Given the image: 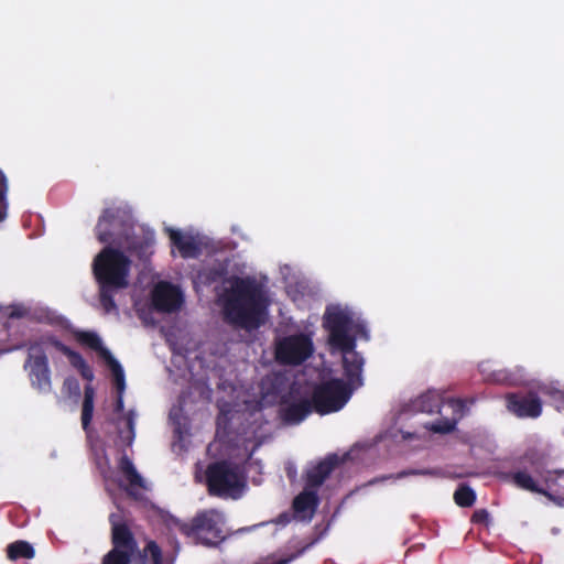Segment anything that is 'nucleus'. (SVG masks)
<instances>
[{"instance_id":"obj_19","label":"nucleus","mask_w":564,"mask_h":564,"mask_svg":"<svg viewBox=\"0 0 564 564\" xmlns=\"http://www.w3.org/2000/svg\"><path fill=\"white\" fill-rule=\"evenodd\" d=\"M312 412H314V404L312 399H300L288 404L281 409V417L289 424H299L304 421Z\"/></svg>"},{"instance_id":"obj_12","label":"nucleus","mask_w":564,"mask_h":564,"mask_svg":"<svg viewBox=\"0 0 564 564\" xmlns=\"http://www.w3.org/2000/svg\"><path fill=\"white\" fill-rule=\"evenodd\" d=\"M313 351L312 339L304 334H296L279 341L275 356L281 364L297 366L307 360Z\"/></svg>"},{"instance_id":"obj_2","label":"nucleus","mask_w":564,"mask_h":564,"mask_svg":"<svg viewBox=\"0 0 564 564\" xmlns=\"http://www.w3.org/2000/svg\"><path fill=\"white\" fill-rule=\"evenodd\" d=\"M323 326L328 332V344L343 355V369L346 378L345 383L356 390L364 384L362 368L365 360L355 350L356 338L350 335L352 318L348 312L338 305L326 307Z\"/></svg>"},{"instance_id":"obj_23","label":"nucleus","mask_w":564,"mask_h":564,"mask_svg":"<svg viewBox=\"0 0 564 564\" xmlns=\"http://www.w3.org/2000/svg\"><path fill=\"white\" fill-rule=\"evenodd\" d=\"M50 343L53 347H55L58 351H61L63 355H65L68 358L69 364L75 369L80 368L84 365V362H86V360L79 352L73 350L72 348H69L68 346L63 344L61 340H58L56 338H50Z\"/></svg>"},{"instance_id":"obj_9","label":"nucleus","mask_w":564,"mask_h":564,"mask_svg":"<svg viewBox=\"0 0 564 564\" xmlns=\"http://www.w3.org/2000/svg\"><path fill=\"white\" fill-rule=\"evenodd\" d=\"M351 394L352 389L343 379L332 378L322 381L312 391L314 412L319 415L337 412L346 405Z\"/></svg>"},{"instance_id":"obj_29","label":"nucleus","mask_w":564,"mask_h":564,"mask_svg":"<svg viewBox=\"0 0 564 564\" xmlns=\"http://www.w3.org/2000/svg\"><path fill=\"white\" fill-rule=\"evenodd\" d=\"M471 522L475 524H489V512L486 509H477L471 516Z\"/></svg>"},{"instance_id":"obj_14","label":"nucleus","mask_w":564,"mask_h":564,"mask_svg":"<svg viewBox=\"0 0 564 564\" xmlns=\"http://www.w3.org/2000/svg\"><path fill=\"white\" fill-rule=\"evenodd\" d=\"M151 301L158 312L173 313L181 308L184 299L178 286L162 281L152 290Z\"/></svg>"},{"instance_id":"obj_31","label":"nucleus","mask_w":564,"mask_h":564,"mask_svg":"<svg viewBox=\"0 0 564 564\" xmlns=\"http://www.w3.org/2000/svg\"><path fill=\"white\" fill-rule=\"evenodd\" d=\"M64 389L68 390L69 393H74L76 395L79 394L80 388L77 379L75 378H66L64 380Z\"/></svg>"},{"instance_id":"obj_25","label":"nucleus","mask_w":564,"mask_h":564,"mask_svg":"<svg viewBox=\"0 0 564 564\" xmlns=\"http://www.w3.org/2000/svg\"><path fill=\"white\" fill-rule=\"evenodd\" d=\"M454 501L463 508L471 507L476 501V494L469 486L460 485L454 492Z\"/></svg>"},{"instance_id":"obj_33","label":"nucleus","mask_w":564,"mask_h":564,"mask_svg":"<svg viewBox=\"0 0 564 564\" xmlns=\"http://www.w3.org/2000/svg\"><path fill=\"white\" fill-rule=\"evenodd\" d=\"M77 371L85 380L89 382H91L95 378L93 368L87 364V361L84 362V365L80 368H78Z\"/></svg>"},{"instance_id":"obj_10","label":"nucleus","mask_w":564,"mask_h":564,"mask_svg":"<svg viewBox=\"0 0 564 564\" xmlns=\"http://www.w3.org/2000/svg\"><path fill=\"white\" fill-rule=\"evenodd\" d=\"M130 226L122 219L119 208H106L99 216L95 228L96 237L101 243L120 248L129 238Z\"/></svg>"},{"instance_id":"obj_32","label":"nucleus","mask_w":564,"mask_h":564,"mask_svg":"<svg viewBox=\"0 0 564 564\" xmlns=\"http://www.w3.org/2000/svg\"><path fill=\"white\" fill-rule=\"evenodd\" d=\"M77 371L85 380L89 382H91L95 378L93 368L87 364V361L84 362V365L80 368H78Z\"/></svg>"},{"instance_id":"obj_18","label":"nucleus","mask_w":564,"mask_h":564,"mask_svg":"<svg viewBox=\"0 0 564 564\" xmlns=\"http://www.w3.org/2000/svg\"><path fill=\"white\" fill-rule=\"evenodd\" d=\"M118 468L128 481V486L124 488L127 495L134 500L141 499L139 489H145V480L138 473L132 460L127 455H122Z\"/></svg>"},{"instance_id":"obj_20","label":"nucleus","mask_w":564,"mask_h":564,"mask_svg":"<svg viewBox=\"0 0 564 564\" xmlns=\"http://www.w3.org/2000/svg\"><path fill=\"white\" fill-rule=\"evenodd\" d=\"M171 243L177 248L184 259L196 258L199 254V246L193 236H187L180 230L167 229Z\"/></svg>"},{"instance_id":"obj_36","label":"nucleus","mask_w":564,"mask_h":564,"mask_svg":"<svg viewBox=\"0 0 564 564\" xmlns=\"http://www.w3.org/2000/svg\"><path fill=\"white\" fill-rule=\"evenodd\" d=\"M10 316H11V317H21V316H22V313H21V312H19V311H15V312H12V313L10 314Z\"/></svg>"},{"instance_id":"obj_27","label":"nucleus","mask_w":564,"mask_h":564,"mask_svg":"<svg viewBox=\"0 0 564 564\" xmlns=\"http://www.w3.org/2000/svg\"><path fill=\"white\" fill-rule=\"evenodd\" d=\"M280 383H282V378L279 375L267 376L262 380V389L269 392L272 388V392H278Z\"/></svg>"},{"instance_id":"obj_34","label":"nucleus","mask_w":564,"mask_h":564,"mask_svg":"<svg viewBox=\"0 0 564 564\" xmlns=\"http://www.w3.org/2000/svg\"><path fill=\"white\" fill-rule=\"evenodd\" d=\"M494 376H495L494 380L497 382H500V383H510L511 382L509 375L505 371H498Z\"/></svg>"},{"instance_id":"obj_21","label":"nucleus","mask_w":564,"mask_h":564,"mask_svg":"<svg viewBox=\"0 0 564 564\" xmlns=\"http://www.w3.org/2000/svg\"><path fill=\"white\" fill-rule=\"evenodd\" d=\"M95 389L91 384L84 388V400L82 404V426L86 433L90 431V423L94 415Z\"/></svg>"},{"instance_id":"obj_35","label":"nucleus","mask_w":564,"mask_h":564,"mask_svg":"<svg viewBox=\"0 0 564 564\" xmlns=\"http://www.w3.org/2000/svg\"><path fill=\"white\" fill-rule=\"evenodd\" d=\"M118 392H119V395H118V399L116 401V405H115V411L116 412H122L123 411V399H122V392L123 390H119L117 388Z\"/></svg>"},{"instance_id":"obj_15","label":"nucleus","mask_w":564,"mask_h":564,"mask_svg":"<svg viewBox=\"0 0 564 564\" xmlns=\"http://www.w3.org/2000/svg\"><path fill=\"white\" fill-rule=\"evenodd\" d=\"M506 401L508 410L518 417L535 419L542 413V401L533 391L508 393Z\"/></svg>"},{"instance_id":"obj_16","label":"nucleus","mask_w":564,"mask_h":564,"mask_svg":"<svg viewBox=\"0 0 564 564\" xmlns=\"http://www.w3.org/2000/svg\"><path fill=\"white\" fill-rule=\"evenodd\" d=\"M318 506L319 497L317 491L305 486L303 491H301L293 499L292 509L294 512V518L296 520L310 522L313 519Z\"/></svg>"},{"instance_id":"obj_28","label":"nucleus","mask_w":564,"mask_h":564,"mask_svg":"<svg viewBox=\"0 0 564 564\" xmlns=\"http://www.w3.org/2000/svg\"><path fill=\"white\" fill-rule=\"evenodd\" d=\"M134 420H135V413L132 410H130L126 414V423H127V427H128V437H127L128 445H131V443L133 442V440L135 437Z\"/></svg>"},{"instance_id":"obj_1","label":"nucleus","mask_w":564,"mask_h":564,"mask_svg":"<svg viewBox=\"0 0 564 564\" xmlns=\"http://www.w3.org/2000/svg\"><path fill=\"white\" fill-rule=\"evenodd\" d=\"M224 293V316L236 327L252 330L265 319L268 301L261 284L251 276H232Z\"/></svg>"},{"instance_id":"obj_6","label":"nucleus","mask_w":564,"mask_h":564,"mask_svg":"<svg viewBox=\"0 0 564 564\" xmlns=\"http://www.w3.org/2000/svg\"><path fill=\"white\" fill-rule=\"evenodd\" d=\"M412 406L415 411L422 413H440L441 417L427 426L430 431L438 434L453 432L466 411L464 400L451 398L444 401L436 391H427L421 394L413 401Z\"/></svg>"},{"instance_id":"obj_13","label":"nucleus","mask_w":564,"mask_h":564,"mask_svg":"<svg viewBox=\"0 0 564 564\" xmlns=\"http://www.w3.org/2000/svg\"><path fill=\"white\" fill-rule=\"evenodd\" d=\"M75 337L80 345L87 346L101 355L112 372L116 387L120 391L124 390L126 381L123 368L111 352L102 347L100 337L96 333L88 330L77 332Z\"/></svg>"},{"instance_id":"obj_7","label":"nucleus","mask_w":564,"mask_h":564,"mask_svg":"<svg viewBox=\"0 0 564 564\" xmlns=\"http://www.w3.org/2000/svg\"><path fill=\"white\" fill-rule=\"evenodd\" d=\"M205 476L209 495L218 498L238 499L246 487L242 469L227 459L210 463Z\"/></svg>"},{"instance_id":"obj_26","label":"nucleus","mask_w":564,"mask_h":564,"mask_svg":"<svg viewBox=\"0 0 564 564\" xmlns=\"http://www.w3.org/2000/svg\"><path fill=\"white\" fill-rule=\"evenodd\" d=\"M9 191L8 180L4 173L0 170V221L7 217L8 199L7 194Z\"/></svg>"},{"instance_id":"obj_5","label":"nucleus","mask_w":564,"mask_h":564,"mask_svg":"<svg viewBox=\"0 0 564 564\" xmlns=\"http://www.w3.org/2000/svg\"><path fill=\"white\" fill-rule=\"evenodd\" d=\"M165 522L169 529H175L205 546H217L226 538L224 516L215 509L198 511L188 522L173 516H170Z\"/></svg>"},{"instance_id":"obj_24","label":"nucleus","mask_w":564,"mask_h":564,"mask_svg":"<svg viewBox=\"0 0 564 564\" xmlns=\"http://www.w3.org/2000/svg\"><path fill=\"white\" fill-rule=\"evenodd\" d=\"M118 290L109 285H99V302L106 314L117 311L115 292Z\"/></svg>"},{"instance_id":"obj_3","label":"nucleus","mask_w":564,"mask_h":564,"mask_svg":"<svg viewBox=\"0 0 564 564\" xmlns=\"http://www.w3.org/2000/svg\"><path fill=\"white\" fill-rule=\"evenodd\" d=\"M519 468L508 477L519 489L540 494L564 507V471H546L545 456L538 449H528L518 460Z\"/></svg>"},{"instance_id":"obj_4","label":"nucleus","mask_w":564,"mask_h":564,"mask_svg":"<svg viewBox=\"0 0 564 564\" xmlns=\"http://www.w3.org/2000/svg\"><path fill=\"white\" fill-rule=\"evenodd\" d=\"M108 521L111 549L102 556L101 564H162L159 544L151 540L140 550L134 533L121 513H110Z\"/></svg>"},{"instance_id":"obj_22","label":"nucleus","mask_w":564,"mask_h":564,"mask_svg":"<svg viewBox=\"0 0 564 564\" xmlns=\"http://www.w3.org/2000/svg\"><path fill=\"white\" fill-rule=\"evenodd\" d=\"M6 552L10 561H18L20 558L31 560L35 556L33 545L24 540H17L8 544Z\"/></svg>"},{"instance_id":"obj_17","label":"nucleus","mask_w":564,"mask_h":564,"mask_svg":"<svg viewBox=\"0 0 564 564\" xmlns=\"http://www.w3.org/2000/svg\"><path fill=\"white\" fill-rule=\"evenodd\" d=\"M339 464L340 458L338 455H327L323 460L318 462L306 471L305 486L317 491Z\"/></svg>"},{"instance_id":"obj_11","label":"nucleus","mask_w":564,"mask_h":564,"mask_svg":"<svg viewBox=\"0 0 564 564\" xmlns=\"http://www.w3.org/2000/svg\"><path fill=\"white\" fill-rule=\"evenodd\" d=\"M24 368L29 369V378L33 388L40 392L51 391V370L42 343L30 344Z\"/></svg>"},{"instance_id":"obj_8","label":"nucleus","mask_w":564,"mask_h":564,"mask_svg":"<svg viewBox=\"0 0 564 564\" xmlns=\"http://www.w3.org/2000/svg\"><path fill=\"white\" fill-rule=\"evenodd\" d=\"M131 260L119 248L106 246L93 261V273L99 285L126 289L129 285Z\"/></svg>"},{"instance_id":"obj_30","label":"nucleus","mask_w":564,"mask_h":564,"mask_svg":"<svg viewBox=\"0 0 564 564\" xmlns=\"http://www.w3.org/2000/svg\"><path fill=\"white\" fill-rule=\"evenodd\" d=\"M441 471L438 469H410L404 470L399 474V477L409 476V475H429V476H438Z\"/></svg>"}]
</instances>
